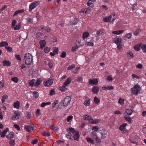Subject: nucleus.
I'll use <instances>...</instances> for the list:
<instances>
[{"instance_id": "obj_8", "label": "nucleus", "mask_w": 146, "mask_h": 146, "mask_svg": "<svg viewBox=\"0 0 146 146\" xmlns=\"http://www.w3.org/2000/svg\"><path fill=\"white\" fill-rule=\"evenodd\" d=\"M72 137H74V140L78 141L80 135L79 131L77 130L72 134Z\"/></svg>"}, {"instance_id": "obj_63", "label": "nucleus", "mask_w": 146, "mask_h": 146, "mask_svg": "<svg viewBox=\"0 0 146 146\" xmlns=\"http://www.w3.org/2000/svg\"><path fill=\"white\" fill-rule=\"evenodd\" d=\"M6 49H7V50L10 52L12 51V48L10 46H9L8 47L6 46Z\"/></svg>"}, {"instance_id": "obj_52", "label": "nucleus", "mask_w": 146, "mask_h": 146, "mask_svg": "<svg viewBox=\"0 0 146 146\" xmlns=\"http://www.w3.org/2000/svg\"><path fill=\"white\" fill-rule=\"evenodd\" d=\"M66 137L68 139H70L72 138L71 137L72 136V134L71 133H69L66 135Z\"/></svg>"}, {"instance_id": "obj_50", "label": "nucleus", "mask_w": 146, "mask_h": 146, "mask_svg": "<svg viewBox=\"0 0 146 146\" xmlns=\"http://www.w3.org/2000/svg\"><path fill=\"white\" fill-rule=\"evenodd\" d=\"M101 33L102 35H103L104 33L101 30H99L97 31L96 34L98 36H99Z\"/></svg>"}, {"instance_id": "obj_27", "label": "nucleus", "mask_w": 146, "mask_h": 146, "mask_svg": "<svg viewBox=\"0 0 146 146\" xmlns=\"http://www.w3.org/2000/svg\"><path fill=\"white\" fill-rule=\"evenodd\" d=\"M84 104L86 106H89L90 105V99H89L88 100H85L84 103Z\"/></svg>"}, {"instance_id": "obj_7", "label": "nucleus", "mask_w": 146, "mask_h": 146, "mask_svg": "<svg viewBox=\"0 0 146 146\" xmlns=\"http://www.w3.org/2000/svg\"><path fill=\"white\" fill-rule=\"evenodd\" d=\"M34 126V125L32 124L31 125H25L24 127L25 129L27 131L29 132H31L33 130Z\"/></svg>"}, {"instance_id": "obj_38", "label": "nucleus", "mask_w": 146, "mask_h": 146, "mask_svg": "<svg viewBox=\"0 0 146 146\" xmlns=\"http://www.w3.org/2000/svg\"><path fill=\"white\" fill-rule=\"evenodd\" d=\"M73 19V21L71 22L72 24L73 25H75L78 22V20L75 19Z\"/></svg>"}, {"instance_id": "obj_11", "label": "nucleus", "mask_w": 146, "mask_h": 146, "mask_svg": "<svg viewBox=\"0 0 146 146\" xmlns=\"http://www.w3.org/2000/svg\"><path fill=\"white\" fill-rule=\"evenodd\" d=\"M133 111L131 109H126L125 111V115L127 117H129L133 113Z\"/></svg>"}, {"instance_id": "obj_13", "label": "nucleus", "mask_w": 146, "mask_h": 146, "mask_svg": "<svg viewBox=\"0 0 146 146\" xmlns=\"http://www.w3.org/2000/svg\"><path fill=\"white\" fill-rule=\"evenodd\" d=\"M100 133L102 135L101 138L104 139L106 137L107 132L104 129H102L100 131Z\"/></svg>"}, {"instance_id": "obj_54", "label": "nucleus", "mask_w": 146, "mask_h": 146, "mask_svg": "<svg viewBox=\"0 0 146 146\" xmlns=\"http://www.w3.org/2000/svg\"><path fill=\"white\" fill-rule=\"evenodd\" d=\"M54 94H55L54 90V89H52L50 91L49 95L50 96H52Z\"/></svg>"}, {"instance_id": "obj_55", "label": "nucleus", "mask_w": 146, "mask_h": 146, "mask_svg": "<svg viewBox=\"0 0 146 146\" xmlns=\"http://www.w3.org/2000/svg\"><path fill=\"white\" fill-rule=\"evenodd\" d=\"M91 118V117L89 116L88 115H85V120H89L90 118Z\"/></svg>"}, {"instance_id": "obj_31", "label": "nucleus", "mask_w": 146, "mask_h": 146, "mask_svg": "<svg viewBox=\"0 0 146 146\" xmlns=\"http://www.w3.org/2000/svg\"><path fill=\"white\" fill-rule=\"evenodd\" d=\"M44 35L43 34L40 32L36 34V37L37 38H40Z\"/></svg>"}, {"instance_id": "obj_49", "label": "nucleus", "mask_w": 146, "mask_h": 146, "mask_svg": "<svg viewBox=\"0 0 146 146\" xmlns=\"http://www.w3.org/2000/svg\"><path fill=\"white\" fill-rule=\"evenodd\" d=\"M103 21L105 22H107L108 21H110L109 16L103 19Z\"/></svg>"}, {"instance_id": "obj_30", "label": "nucleus", "mask_w": 146, "mask_h": 146, "mask_svg": "<svg viewBox=\"0 0 146 146\" xmlns=\"http://www.w3.org/2000/svg\"><path fill=\"white\" fill-rule=\"evenodd\" d=\"M127 56L131 58L133 57V54L131 51H129L127 52Z\"/></svg>"}, {"instance_id": "obj_64", "label": "nucleus", "mask_w": 146, "mask_h": 146, "mask_svg": "<svg viewBox=\"0 0 146 146\" xmlns=\"http://www.w3.org/2000/svg\"><path fill=\"white\" fill-rule=\"evenodd\" d=\"M107 80L108 81L110 82V81H112L113 80V79L110 76H107Z\"/></svg>"}, {"instance_id": "obj_15", "label": "nucleus", "mask_w": 146, "mask_h": 146, "mask_svg": "<svg viewBox=\"0 0 146 146\" xmlns=\"http://www.w3.org/2000/svg\"><path fill=\"white\" fill-rule=\"evenodd\" d=\"M3 66H10L11 65V62L9 60H4L2 62Z\"/></svg>"}, {"instance_id": "obj_37", "label": "nucleus", "mask_w": 146, "mask_h": 146, "mask_svg": "<svg viewBox=\"0 0 146 146\" xmlns=\"http://www.w3.org/2000/svg\"><path fill=\"white\" fill-rule=\"evenodd\" d=\"M11 80L16 83L18 82L19 80L16 77L12 78H11Z\"/></svg>"}, {"instance_id": "obj_18", "label": "nucleus", "mask_w": 146, "mask_h": 146, "mask_svg": "<svg viewBox=\"0 0 146 146\" xmlns=\"http://www.w3.org/2000/svg\"><path fill=\"white\" fill-rule=\"evenodd\" d=\"M9 130V129L8 128H6L2 132V133L1 135V137L3 138L4 137L7 132H8Z\"/></svg>"}, {"instance_id": "obj_61", "label": "nucleus", "mask_w": 146, "mask_h": 146, "mask_svg": "<svg viewBox=\"0 0 146 146\" xmlns=\"http://www.w3.org/2000/svg\"><path fill=\"white\" fill-rule=\"evenodd\" d=\"M38 142V140L36 139H35L34 140H33L31 142V143L33 144H36Z\"/></svg>"}, {"instance_id": "obj_51", "label": "nucleus", "mask_w": 146, "mask_h": 146, "mask_svg": "<svg viewBox=\"0 0 146 146\" xmlns=\"http://www.w3.org/2000/svg\"><path fill=\"white\" fill-rule=\"evenodd\" d=\"M141 48L145 52H146V45L143 44L141 46Z\"/></svg>"}, {"instance_id": "obj_22", "label": "nucleus", "mask_w": 146, "mask_h": 146, "mask_svg": "<svg viewBox=\"0 0 146 146\" xmlns=\"http://www.w3.org/2000/svg\"><path fill=\"white\" fill-rule=\"evenodd\" d=\"M8 44L6 41H2L1 42L0 44V47H3L4 46H5L6 47V46H8Z\"/></svg>"}, {"instance_id": "obj_60", "label": "nucleus", "mask_w": 146, "mask_h": 146, "mask_svg": "<svg viewBox=\"0 0 146 146\" xmlns=\"http://www.w3.org/2000/svg\"><path fill=\"white\" fill-rule=\"evenodd\" d=\"M69 130L71 132L72 134H73V133H74L75 132V131H77L74 130V128L72 127L70 128H69Z\"/></svg>"}, {"instance_id": "obj_29", "label": "nucleus", "mask_w": 146, "mask_h": 146, "mask_svg": "<svg viewBox=\"0 0 146 146\" xmlns=\"http://www.w3.org/2000/svg\"><path fill=\"white\" fill-rule=\"evenodd\" d=\"M65 85H64L62 86H60L59 88V90L61 91L62 92H65V90L66 88H65Z\"/></svg>"}, {"instance_id": "obj_6", "label": "nucleus", "mask_w": 146, "mask_h": 146, "mask_svg": "<svg viewBox=\"0 0 146 146\" xmlns=\"http://www.w3.org/2000/svg\"><path fill=\"white\" fill-rule=\"evenodd\" d=\"M39 5V2L38 1H34L31 3L29 5V11L31 12L32 10Z\"/></svg>"}, {"instance_id": "obj_23", "label": "nucleus", "mask_w": 146, "mask_h": 146, "mask_svg": "<svg viewBox=\"0 0 146 146\" xmlns=\"http://www.w3.org/2000/svg\"><path fill=\"white\" fill-rule=\"evenodd\" d=\"M13 106L14 108L19 109L20 106V103L19 101H17L14 104Z\"/></svg>"}, {"instance_id": "obj_33", "label": "nucleus", "mask_w": 146, "mask_h": 146, "mask_svg": "<svg viewBox=\"0 0 146 146\" xmlns=\"http://www.w3.org/2000/svg\"><path fill=\"white\" fill-rule=\"evenodd\" d=\"M132 36V35L131 33H127L125 35L124 37H126L127 38L129 39L131 38Z\"/></svg>"}, {"instance_id": "obj_1", "label": "nucleus", "mask_w": 146, "mask_h": 146, "mask_svg": "<svg viewBox=\"0 0 146 146\" xmlns=\"http://www.w3.org/2000/svg\"><path fill=\"white\" fill-rule=\"evenodd\" d=\"M71 98L70 96H67L64 100L59 104L58 108L60 109H62L68 106L71 101Z\"/></svg>"}, {"instance_id": "obj_35", "label": "nucleus", "mask_w": 146, "mask_h": 146, "mask_svg": "<svg viewBox=\"0 0 146 146\" xmlns=\"http://www.w3.org/2000/svg\"><path fill=\"white\" fill-rule=\"evenodd\" d=\"M140 45L139 44H137L134 46V48L135 50L137 51H139L140 50Z\"/></svg>"}, {"instance_id": "obj_26", "label": "nucleus", "mask_w": 146, "mask_h": 146, "mask_svg": "<svg viewBox=\"0 0 146 146\" xmlns=\"http://www.w3.org/2000/svg\"><path fill=\"white\" fill-rule=\"evenodd\" d=\"M127 125V124L126 123L123 124L120 126L119 129L121 131H124V128Z\"/></svg>"}, {"instance_id": "obj_56", "label": "nucleus", "mask_w": 146, "mask_h": 146, "mask_svg": "<svg viewBox=\"0 0 146 146\" xmlns=\"http://www.w3.org/2000/svg\"><path fill=\"white\" fill-rule=\"evenodd\" d=\"M50 50V49L48 47H46L44 48V51L46 53H48Z\"/></svg>"}, {"instance_id": "obj_2", "label": "nucleus", "mask_w": 146, "mask_h": 146, "mask_svg": "<svg viewBox=\"0 0 146 146\" xmlns=\"http://www.w3.org/2000/svg\"><path fill=\"white\" fill-rule=\"evenodd\" d=\"M25 63L27 65H30L33 61V56L30 53H27L24 56Z\"/></svg>"}, {"instance_id": "obj_47", "label": "nucleus", "mask_w": 146, "mask_h": 146, "mask_svg": "<svg viewBox=\"0 0 146 146\" xmlns=\"http://www.w3.org/2000/svg\"><path fill=\"white\" fill-rule=\"evenodd\" d=\"M118 102L121 105H122L124 104V100L122 98H120Z\"/></svg>"}, {"instance_id": "obj_24", "label": "nucleus", "mask_w": 146, "mask_h": 146, "mask_svg": "<svg viewBox=\"0 0 146 146\" xmlns=\"http://www.w3.org/2000/svg\"><path fill=\"white\" fill-rule=\"evenodd\" d=\"M42 81V80L40 78L37 79L36 81L35 84V86H37L40 85V83Z\"/></svg>"}, {"instance_id": "obj_59", "label": "nucleus", "mask_w": 146, "mask_h": 146, "mask_svg": "<svg viewBox=\"0 0 146 146\" xmlns=\"http://www.w3.org/2000/svg\"><path fill=\"white\" fill-rule=\"evenodd\" d=\"M36 114L37 115V116H39L41 114V113L40 112V110L39 109H37V110L36 111Z\"/></svg>"}, {"instance_id": "obj_4", "label": "nucleus", "mask_w": 146, "mask_h": 146, "mask_svg": "<svg viewBox=\"0 0 146 146\" xmlns=\"http://www.w3.org/2000/svg\"><path fill=\"white\" fill-rule=\"evenodd\" d=\"M82 40H78L76 41V45L73 47H72V51L75 52L76 51V49L78 48L79 47L83 45L84 44V42H81V41H82Z\"/></svg>"}, {"instance_id": "obj_28", "label": "nucleus", "mask_w": 146, "mask_h": 146, "mask_svg": "<svg viewBox=\"0 0 146 146\" xmlns=\"http://www.w3.org/2000/svg\"><path fill=\"white\" fill-rule=\"evenodd\" d=\"M21 26V24L19 23L17 25L15 26L14 27V29L15 30H18L20 29Z\"/></svg>"}, {"instance_id": "obj_10", "label": "nucleus", "mask_w": 146, "mask_h": 146, "mask_svg": "<svg viewBox=\"0 0 146 146\" xmlns=\"http://www.w3.org/2000/svg\"><path fill=\"white\" fill-rule=\"evenodd\" d=\"M110 21L113 23L114 21L116 19V16L115 15L114 13H112L110 16H109Z\"/></svg>"}, {"instance_id": "obj_48", "label": "nucleus", "mask_w": 146, "mask_h": 146, "mask_svg": "<svg viewBox=\"0 0 146 146\" xmlns=\"http://www.w3.org/2000/svg\"><path fill=\"white\" fill-rule=\"evenodd\" d=\"M9 143L11 146H12L15 144V141L14 139H11L9 142Z\"/></svg>"}, {"instance_id": "obj_44", "label": "nucleus", "mask_w": 146, "mask_h": 146, "mask_svg": "<svg viewBox=\"0 0 146 146\" xmlns=\"http://www.w3.org/2000/svg\"><path fill=\"white\" fill-rule=\"evenodd\" d=\"M87 5L88 6L90 7H92L93 6V4L92 1V0H89L87 3Z\"/></svg>"}, {"instance_id": "obj_25", "label": "nucleus", "mask_w": 146, "mask_h": 146, "mask_svg": "<svg viewBox=\"0 0 146 146\" xmlns=\"http://www.w3.org/2000/svg\"><path fill=\"white\" fill-rule=\"evenodd\" d=\"M91 136L93 139H95L96 138H97V136L94 131H93L91 133Z\"/></svg>"}, {"instance_id": "obj_3", "label": "nucleus", "mask_w": 146, "mask_h": 146, "mask_svg": "<svg viewBox=\"0 0 146 146\" xmlns=\"http://www.w3.org/2000/svg\"><path fill=\"white\" fill-rule=\"evenodd\" d=\"M141 89V88L139 86L138 84H136L131 89V92L132 94L137 95L140 92Z\"/></svg>"}, {"instance_id": "obj_45", "label": "nucleus", "mask_w": 146, "mask_h": 146, "mask_svg": "<svg viewBox=\"0 0 146 146\" xmlns=\"http://www.w3.org/2000/svg\"><path fill=\"white\" fill-rule=\"evenodd\" d=\"M86 140L88 142L91 143H92L93 144H94L93 143L94 141L90 137H87L86 138Z\"/></svg>"}, {"instance_id": "obj_21", "label": "nucleus", "mask_w": 146, "mask_h": 146, "mask_svg": "<svg viewBox=\"0 0 146 146\" xmlns=\"http://www.w3.org/2000/svg\"><path fill=\"white\" fill-rule=\"evenodd\" d=\"M89 34L88 32H85L83 34L82 38L83 39V41H85L84 38H87L89 36Z\"/></svg>"}, {"instance_id": "obj_20", "label": "nucleus", "mask_w": 146, "mask_h": 146, "mask_svg": "<svg viewBox=\"0 0 146 146\" xmlns=\"http://www.w3.org/2000/svg\"><path fill=\"white\" fill-rule=\"evenodd\" d=\"M123 32V31L122 30H118L115 31H113L112 32V33L113 34L116 35H119L122 33Z\"/></svg>"}, {"instance_id": "obj_46", "label": "nucleus", "mask_w": 146, "mask_h": 146, "mask_svg": "<svg viewBox=\"0 0 146 146\" xmlns=\"http://www.w3.org/2000/svg\"><path fill=\"white\" fill-rule=\"evenodd\" d=\"M66 52L64 51H63L61 53V54L60 55V56L63 58H64L66 57Z\"/></svg>"}, {"instance_id": "obj_32", "label": "nucleus", "mask_w": 146, "mask_h": 146, "mask_svg": "<svg viewBox=\"0 0 146 146\" xmlns=\"http://www.w3.org/2000/svg\"><path fill=\"white\" fill-rule=\"evenodd\" d=\"M36 80H32L31 81L29 82V85L31 86H35V84Z\"/></svg>"}, {"instance_id": "obj_43", "label": "nucleus", "mask_w": 146, "mask_h": 146, "mask_svg": "<svg viewBox=\"0 0 146 146\" xmlns=\"http://www.w3.org/2000/svg\"><path fill=\"white\" fill-rule=\"evenodd\" d=\"M58 103V100H55L54 103L52 104V107L53 108H54L55 107L56 105Z\"/></svg>"}, {"instance_id": "obj_16", "label": "nucleus", "mask_w": 146, "mask_h": 146, "mask_svg": "<svg viewBox=\"0 0 146 146\" xmlns=\"http://www.w3.org/2000/svg\"><path fill=\"white\" fill-rule=\"evenodd\" d=\"M71 79L69 77H68L66 81L64 82L63 84V85H64L66 86H67L68 85L70 84V83L71 82Z\"/></svg>"}, {"instance_id": "obj_41", "label": "nucleus", "mask_w": 146, "mask_h": 146, "mask_svg": "<svg viewBox=\"0 0 146 146\" xmlns=\"http://www.w3.org/2000/svg\"><path fill=\"white\" fill-rule=\"evenodd\" d=\"M124 119L125 120L128 121L129 122L131 123L132 122V120L131 118L127 117L126 116L124 117Z\"/></svg>"}, {"instance_id": "obj_53", "label": "nucleus", "mask_w": 146, "mask_h": 146, "mask_svg": "<svg viewBox=\"0 0 146 146\" xmlns=\"http://www.w3.org/2000/svg\"><path fill=\"white\" fill-rule=\"evenodd\" d=\"M83 80V78L80 76H78L77 79L76 81L77 82H80Z\"/></svg>"}, {"instance_id": "obj_39", "label": "nucleus", "mask_w": 146, "mask_h": 146, "mask_svg": "<svg viewBox=\"0 0 146 146\" xmlns=\"http://www.w3.org/2000/svg\"><path fill=\"white\" fill-rule=\"evenodd\" d=\"M42 134L44 136L47 137L49 136L50 135V133H46L45 131H43L42 133Z\"/></svg>"}, {"instance_id": "obj_19", "label": "nucleus", "mask_w": 146, "mask_h": 146, "mask_svg": "<svg viewBox=\"0 0 146 146\" xmlns=\"http://www.w3.org/2000/svg\"><path fill=\"white\" fill-rule=\"evenodd\" d=\"M39 43L40 45V48L42 49L45 46L46 42L44 40H40L39 42Z\"/></svg>"}, {"instance_id": "obj_36", "label": "nucleus", "mask_w": 146, "mask_h": 146, "mask_svg": "<svg viewBox=\"0 0 146 146\" xmlns=\"http://www.w3.org/2000/svg\"><path fill=\"white\" fill-rule=\"evenodd\" d=\"M94 101L95 104H98L100 102V100L96 97H95L94 98Z\"/></svg>"}, {"instance_id": "obj_14", "label": "nucleus", "mask_w": 146, "mask_h": 146, "mask_svg": "<svg viewBox=\"0 0 146 146\" xmlns=\"http://www.w3.org/2000/svg\"><path fill=\"white\" fill-rule=\"evenodd\" d=\"M99 88L98 86H95L92 89V92L95 94H97L98 92Z\"/></svg>"}, {"instance_id": "obj_34", "label": "nucleus", "mask_w": 146, "mask_h": 146, "mask_svg": "<svg viewBox=\"0 0 146 146\" xmlns=\"http://www.w3.org/2000/svg\"><path fill=\"white\" fill-rule=\"evenodd\" d=\"M53 52L55 53V54H57L58 53V48L54 47L53 48Z\"/></svg>"}, {"instance_id": "obj_12", "label": "nucleus", "mask_w": 146, "mask_h": 146, "mask_svg": "<svg viewBox=\"0 0 146 146\" xmlns=\"http://www.w3.org/2000/svg\"><path fill=\"white\" fill-rule=\"evenodd\" d=\"M98 82V80L97 78H95L94 80L90 79H89V83L90 84L97 85Z\"/></svg>"}, {"instance_id": "obj_9", "label": "nucleus", "mask_w": 146, "mask_h": 146, "mask_svg": "<svg viewBox=\"0 0 146 146\" xmlns=\"http://www.w3.org/2000/svg\"><path fill=\"white\" fill-rule=\"evenodd\" d=\"M53 80L52 79H49V80L45 81L44 82V85L45 86H49L52 85L53 83Z\"/></svg>"}, {"instance_id": "obj_5", "label": "nucleus", "mask_w": 146, "mask_h": 146, "mask_svg": "<svg viewBox=\"0 0 146 146\" xmlns=\"http://www.w3.org/2000/svg\"><path fill=\"white\" fill-rule=\"evenodd\" d=\"M113 41L114 43L117 44V48L118 49H121L122 42L121 38L116 37L113 39Z\"/></svg>"}, {"instance_id": "obj_42", "label": "nucleus", "mask_w": 146, "mask_h": 146, "mask_svg": "<svg viewBox=\"0 0 146 146\" xmlns=\"http://www.w3.org/2000/svg\"><path fill=\"white\" fill-rule=\"evenodd\" d=\"M33 94L35 98H37L38 97L39 94L37 92L35 91L33 92Z\"/></svg>"}, {"instance_id": "obj_58", "label": "nucleus", "mask_w": 146, "mask_h": 146, "mask_svg": "<svg viewBox=\"0 0 146 146\" xmlns=\"http://www.w3.org/2000/svg\"><path fill=\"white\" fill-rule=\"evenodd\" d=\"M15 57L18 60H21V58L20 57V56L19 55L15 54Z\"/></svg>"}, {"instance_id": "obj_57", "label": "nucleus", "mask_w": 146, "mask_h": 146, "mask_svg": "<svg viewBox=\"0 0 146 146\" xmlns=\"http://www.w3.org/2000/svg\"><path fill=\"white\" fill-rule=\"evenodd\" d=\"M73 118V117L72 115L69 116L67 118V122H69Z\"/></svg>"}, {"instance_id": "obj_17", "label": "nucleus", "mask_w": 146, "mask_h": 146, "mask_svg": "<svg viewBox=\"0 0 146 146\" xmlns=\"http://www.w3.org/2000/svg\"><path fill=\"white\" fill-rule=\"evenodd\" d=\"M14 133L13 132H10L9 133L6 135V137L8 139H11V138H13L14 137Z\"/></svg>"}, {"instance_id": "obj_40", "label": "nucleus", "mask_w": 146, "mask_h": 146, "mask_svg": "<svg viewBox=\"0 0 146 146\" xmlns=\"http://www.w3.org/2000/svg\"><path fill=\"white\" fill-rule=\"evenodd\" d=\"M75 67V65L74 64H72L70 65L69 67L67 68V69L69 70H70L73 69Z\"/></svg>"}, {"instance_id": "obj_62", "label": "nucleus", "mask_w": 146, "mask_h": 146, "mask_svg": "<svg viewBox=\"0 0 146 146\" xmlns=\"http://www.w3.org/2000/svg\"><path fill=\"white\" fill-rule=\"evenodd\" d=\"M99 129V128L98 127H97V126L93 127L92 128V129L93 130L95 131H94L95 132L97 131Z\"/></svg>"}]
</instances>
